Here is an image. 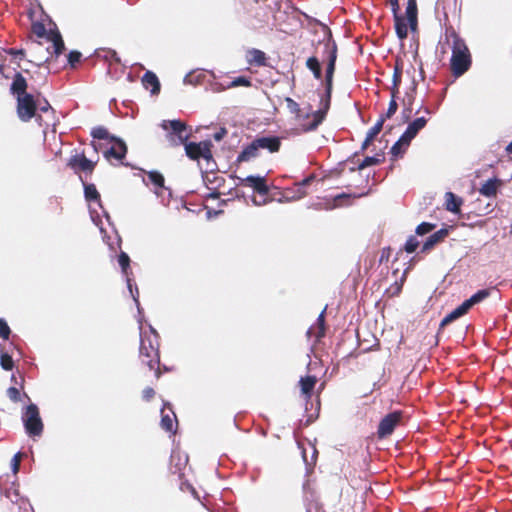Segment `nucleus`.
Masks as SVG:
<instances>
[{
	"label": "nucleus",
	"mask_w": 512,
	"mask_h": 512,
	"mask_svg": "<svg viewBox=\"0 0 512 512\" xmlns=\"http://www.w3.org/2000/svg\"><path fill=\"white\" fill-rule=\"evenodd\" d=\"M325 30V39L324 47L327 53V67H326V76H325V95L321 98L320 108L312 113L313 121L307 125L303 126L304 131H313L317 129V127L323 122L326 117V114L330 108L331 101V93H332V85H333V75L335 71V63L337 59V45L332 40L331 31L324 26Z\"/></svg>",
	"instance_id": "1"
},
{
	"label": "nucleus",
	"mask_w": 512,
	"mask_h": 512,
	"mask_svg": "<svg viewBox=\"0 0 512 512\" xmlns=\"http://www.w3.org/2000/svg\"><path fill=\"white\" fill-rule=\"evenodd\" d=\"M140 328V357L150 370L156 369V377H159L157 366L159 365V343L156 330L149 325V333L142 331L141 319L138 320Z\"/></svg>",
	"instance_id": "2"
},
{
	"label": "nucleus",
	"mask_w": 512,
	"mask_h": 512,
	"mask_svg": "<svg viewBox=\"0 0 512 512\" xmlns=\"http://www.w3.org/2000/svg\"><path fill=\"white\" fill-rule=\"evenodd\" d=\"M447 38L448 41H452L451 70L454 76L459 77L463 75L471 65L470 53L464 40L455 32L449 34Z\"/></svg>",
	"instance_id": "3"
},
{
	"label": "nucleus",
	"mask_w": 512,
	"mask_h": 512,
	"mask_svg": "<svg viewBox=\"0 0 512 512\" xmlns=\"http://www.w3.org/2000/svg\"><path fill=\"white\" fill-rule=\"evenodd\" d=\"M84 194H85V198L88 202H94V204L97 206V207H93L90 204V206H89L90 217H91V220L93 221V223L97 227H99L100 232L102 234H105V230L103 227V221H102L101 214H100L99 210L101 211V213L103 214V216L105 217L106 221L109 224H110V216L101 205L100 195H99L95 185L86 184L84 186Z\"/></svg>",
	"instance_id": "4"
},
{
	"label": "nucleus",
	"mask_w": 512,
	"mask_h": 512,
	"mask_svg": "<svg viewBox=\"0 0 512 512\" xmlns=\"http://www.w3.org/2000/svg\"><path fill=\"white\" fill-rule=\"evenodd\" d=\"M406 16H394L396 34L399 39H405L408 35V26L414 31L417 27V4L416 0H408L406 7Z\"/></svg>",
	"instance_id": "5"
},
{
	"label": "nucleus",
	"mask_w": 512,
	"mask_h": 512,
	"mask_svg": "<svg viewBox=\"0 0 512 512\" xmlns=\"http://www.w3.org/2000/svg\"><path fill=\"white\" fill-rule=\"evenodd\" d=\"M22 422L30 437H40L43 433V422L37 405H28L22 413Z\"/></svg>",
	"instance_id": "6"
},
{
	"label": "nucleus",
	"mask_w": 512,
	"mask_h": 512,
	"mask_svg": "<svg viewBox=\"0 0 512 512\" xmlns=\"http://www.w3.org/2000/svg\"><path fill=\"white\" fill-rule=\"evenodd\" d=\"M143 183L152 187L151 190L160 198L163 204H168L171 198V191L164 185V176L158 171H149L146 176L142 178Z\"/></svg>",
	"instance_id": "7"
},
{
	"label": "nucleus",
	"mask_w": 512,
	"mask_h": 512,
	"mask_svg": "<svg viewBox=\"0 0 512 512\" xmlns=\"http://www.w3.org/2000/svg\"><path fill=\"white\" fill-rule=\"evenodd\" d=\"M37 103L31 94H25L17 97V114L21 121L28 122L33 117L40 126L43 125V118L41 115L36 114Z\"/></svg>",
	"instance_id": "8"
},
{
	"label": "nucleus",
	"mask_w": 512,
	"mask_h": 512,
	"mask_svg": "<svg viewBox=\"0 0 512 512\" xmlns=\"http://www.w3.org/2000/svg\"><path fill=\"white\" fill-rule=\"evenodd\" d=\"M161 127L167 131V139L174 146L185 144L190 136L185 123L180 120H164Z\"/></svg>",
	"instance_id": "9"
},
{
	"label": "nucleus",
	"mask_w": 512,
	"mask_h": 512,
	"mask_svg": "<svg viewBox=\"0 0 512 512\" xmlns=\"http://www.w3.org/2000/svg\"><path fill=\"white\" fill-rule=\"evenodd\" d=\"M211 146L210 141L185 143L186 155L193 160L203 158L209 161L212 158Z\"/></svg>",
	"instance_id": "10"
},
{
	"label": "nucleus",
	"mask_w": 512,
	"mask_h": 512,
	"mask_svg": "<svg viewBox=\"0 0 512 512\" xmlns=\"http://www.w3.org/2000/svg\"><path fill=\"white\" fill-rule=\"evenodd\" d=\"M118 262H119V265L121 266L122 273L126 278L128 290H129L134 302L136 303L138 312L141 313L140 303H139V299H138L139 291H138L137 286H135L133 288L132 279L129 276L128 270H129L130 258L125 252H121V254L118 257Z\"/></svg>",
	"instance_id": "11"
},
{
	"label": "nucleus",
	"mask_w": 512,
	"mask_h": 512,
	"mask_svg": "<svg viewBox=\"0 0 512 512\" xmlns=\"http://www.w3.org/2000/svg\"><path fill=\"white\" fill-rule=\"evenodd\" d=\"M112 141V146L103 152L104 157L108 161L114 159L120 163L124 159L127 152L126 144L122 140L116 138H112Z\"/></svg>",
	"instance_id": "12"
},
{
	"label": "nucleus",
	"mask_w": 512,
	"mask_h": 512,
	"mask_svg": "<svg viewBox=\"0 0 512 512\" xmlns=\"http://www.w3.org/2000/svg\"><path fill=\"white\" fill-rule=\"evenodd\" d=\"M400 414L397 412H393L385 416L381 422L379 423L378 427V435L380 438H384L388 435H390L397 423L399 422Z\"/></svg>",
	"instance_id": "13"
},
{
	"label": "nucleus",
	"mask_w": 512,
	"mask_h": 512,
	"mask_svg": "<svg viewBox=\"0 0 512 512\" xmlns=\"http://www.w3.org/2000/svg\"><path fill=\"white\" fill-rule=\"evenodd\" d=\"M427 119L425 117H419L413 120L407 126L406 130L402 134V140L411 142L412 139L418 134V132L426 126Z\"/></svg>",
	"instance_id": "14"
},
{
	"label": "nucleus",
	"mask_w": 512,
	"mask_h": 512,
	"mask_svg": "<svg viewBox=\"0 0 512 512\" xmlns=\"http://www.w3.org/2000/svg\"><path fill=\"white\" fill-rule=\"evenodd\" d=\"M501 185L502 181L496 177L488 179L479 188V193L488 198L495 197Z\"/></svg>",
	"instance_id": "15"
},
{
	"label": "nucleus",
	"mask_w": 512,
	"mask_h": 512,
	"mask_svg": "<svg viewBox=\"0 0 512 512\" xmlns=\"http://www.w3.org/2000/svg\"><path fill=\"white\" fill-rule=\"evenodd\" d=\"M243 182L252 187L257 193L261 195H265L268 193V187L265 183V178L262 176H254L250 175L247 176Z\"/></svg>",
	"instance_id": "16"
},
{
	"label": "nucleus",
	"mask_w": 512,
	"mask_h": 512,
	"mask_svg": "<svg viewBox=\"0 0 512 512\" xmlns=\"http://www.w3.org/2000/svg\"><path fill=\"white\" fill-rule=\"evenodd\" d=\"M471 307L465 300L461 305H459L457 308L452 310L449 314H447L441 321L440 327H444L448 325L449 323L453 322L454 320L458 319L459 317L465 315Z\"/></svg>",
	"instance_id": "17"
},
{
	"label": "nucleus",
	"mask_w": 512,
	"mask_h": 512,
	"mask_svg": "<svg viewBox=\"0 0 512 512\" xmlns=\"http://www.w3.org/2000/svg\"><path fill=\"white\" fill-rule=\"evenodd\" d=\"M142 84L146 89H150L152 95L160 92V82L155 73L147 71L142 77Z\"/></svg>",
	"instance_id": "18"
},
{
	"label": "nucleus",
	"mask_w": 512,
	"mask_h": 512,
	"mask_svg": "<svg viewBox=\"0 0 512 512\" xmlns=\"http://www.w3.org/2000/svg\"><path fill=\"white\" fill-rule=\"evenodd\" d=\"M258 149H267L276 152L280 147V140L277 137H260L254 140Z\"/></svg>",
	"instance_id": "19"
},
{
	"label": "nucleus",
	"mask_w": 512,
	"mask_h": 512,
	"mask_svg": "<svg viewBox=\"0 0 512 512\" xmlns=\"http://www.w3.org/2000/svg\"><path fill=\"white\" fill-rule=\"evenodd\" d=\"M69 165L72 168H79L82 171H92L94 162L87 159L83 154H77L70 159Z\"/></svg>",
	"instance_id": "20"
},
{
	"label": "nucleus",
	"mask_w": 512,
	"mask_h": 512,
	"mask_svg": "<svg viewBox=\"0 0 512 512\" xmlns=\"http://www.w3.org/2000/svg\"><path fill=\"white\" fill-rule=\"evenodd\" d=\"M26 89H27L26 79L20 73H17L13 79L12 84H11V92L13 94H16L17 97H20L22 95L28 94L26 92Z\"/></svg>",
	"instance_id": "21"
},
{
	"label": "nucleus",
	"mask_w": 512,
	"mask_h": 512,
	"mask_svg": "<svg viewBox=\"0 0 512 512\" xmlns=\"http://www.w3.org/2000/svg\"><path fill=\"white\" fill-rule=\"evenodd\" d=\"M47 39L52 42L53 52L56 56L64 51L65 46L59 31H50L47 34Z\"/></svg>",
	"instance_id": "22"
},
{
	"label": "nucleus",
	"mask_w": 512,
	"mask_h": 512,
	"mask_svg": "<svg viewBox=\"0 0 512 512\" xmlns=\"http://www.w3.org/2000/svg\"><path fill=\"white\" fill-rule=\"evenodd\" d=\"M258 147L255 141L246 146L237 157L238 162H246L258 156Z\"/></svg>",
	"instance_id": "23"
},
{
	"label": "nucleus",
	"mask_w": 512,
	"mask_h": 512,
	"mask_svg": "<svg viewBox=\"0 0 512 512\" xmlns=\"http://www.w3.org/2000/svg\"><path fill=\"white\" fill-rule=\"evenodd\" d=\"M324 313H325V310H323L318 318H317V323L315 326H312L309 328V330L307 331V334L308 336H312L314 335L316 337L317 340H319L320 338H322L324 336V333H325V327H324V323H325V320H324Z\"/></svg>",
	"instance_id": "24"
},
{
	"label": "nucleus",
	"mask_w": 512,
	"mask_h": 512,
	"mask_svg": "<svg viewBox=\"0 0 512 512\" xmlns=\"http://www.w3.org/2000/svg\"><path fill=\"white\" fill-rule=\"evenodd\" d=\"M447 234V229H440L433 233L432 235H430L423 244V251L431 249L434 245L443 240L447 236Z\"/></svg>",
	"instance_id": "25"
},
{
	"label": "nucleus",
	"mask_w": 512,
	"mask_h": 512,
	"mask_svg": "<svg viewBox=\"0 0 512 512\" xmlns=\"http://www.w3.org/2000/svg\"><path fill=\"white\" fill-rule=\"evenodd\" d=\"M266 61V55L259 49H250L247 52V62L249 64H256L257 66H264Z\"/></svg>",
	"instance_id": "26"
},
{
	"label": "nucleus",
	"mask_w": 512,
	"mask_h": 512,
	"mask_svg": "<svg viewBox=\"0 0 512 512\" xmlns=\"http://www.w3.org/2000/svg\"><path fill=\"white\" fill-rule=\"evenodd\" d=\"M461 204L462 199L455 196L452 192L445 194V206L448 211L453 213L459 212Z\"/></svg>",
	"instance_id": "27"
},
{
	"label": "nucleus",
	"mask_w": 512,
	"mask_h": 512,
	"mask_svg": "<svg viewBox=\"0 0 512 512\" xmlns=\"http://www.w3.org/2000/svg\"><path fill=\"white\" fill-rule=\"evenodd\" d=\"M349 195L343 193L335 196L333 201H325V202H319L317 204H314V208L317 210L325 209V210H332L340 205L339 201L344 198H348Z\"/></svg>",
	"instance_id": "28"
},
{
	"label": "nucleus",
	"mask_w": 512,
	"mask_h": 512,
	"mask_svg": "<svg viewBox=\"0 0 512 512\" xmlns=\"http://www.w3.org/2000/svg\"><path fill=\"white\" fill-rule=\"evenodd\" d=\"M316 382H317V379L315 376H306L304 378H301L300 386H301L302 393L309 397Z\"/></svg>",
	"instance_id": "29"
},
{
	"label": "nucleus",
	"mask_w": 512,
	"mask_h": 512,
	"mask_svg": "<svg viewBox=\"0 0 512 512\" xmlns=\"http://www.w3.org/2000/svg\"><path fill=\"white\" fill-rule=\"evenodd\" d=\"M307 68L313 73V76L320 80L322 78V72L319 60L315 57H309L306 61Z\"/></svg>",
	"instance_id": "30"
},
{
	"label": "nucleus",
	"mask_w": 512,
	"mask_h": 512,
	"mask_svg": "<svg viewBox=\"0 0 512 512\" xmlns=\"http://www.w3.org/2000/svg\"><path fill=\"white\" fill-rule=\"evenodd\" d=\"M6 497L12 502L20 505V508H24L26 510V507L29 506V503L22 499L19 495V492L17 489H9L6 491Z\"/></svg>",
	"instance_id": "31"
},
{
	"label": "nucleus",
	"mask_w": 512,
	"mask_h": 512,
	"mask_svg": "<svg viewBox=\"0 0 512 512\" xmlns=\"http://www.w3.org/2000/svg\"><path fill=\"white\" fill-rule=\"evenodd\" d=\"M174 421H176V415L172 412V415L164 414L162 412L161 427L167 432H175Z\"/></svg>",
	"instance_id": "32"
},
{
	"label": "nucleus",
	"mask_w": 512,
	"mask_h": 512,
	"mask_svg": "<svg viewBox=\"0 0 512 512\" xmlns=\"http://www.w3.org/2000/svg\"><path fill=\"white\" fill-rule=\"evenodd\" d=\"M490 295L489 289H482L477 291L475 294H473L469 299H467V303L470 307H472L475 304H478L488 298Z\"/></svg>",
	"instance_id": "33"
},
{
	"label": "nucleus",
	"mask_w": 512,
	"mask_h": 512,
	"mask_svg": "<svg viewBox=\"0 0 512 512\" xmlns=\"http://www.w3.org/2000/svg\"><path fill=\"white\" fill-rule=\"evenodd\" d=\"M409 144H410V142L402 140V136H401L399 138V140L396 143H394V145L391 147L392 156H394V157L401 156L404 153V151L407 149Z\"/></svg>",
	"instance_id": "34"
},
{
	"label": "nucleus",
	"mask_w": 512,
	"mask_h": 512,
	"mask_svg": "<svg viewBox=\"0 0 512 512\" xmlns=\"http://www.w3.org/2000/svg\"><path fill=\"white\" fill-rule=\"evenodd\" d=\"M384 122H385V117L381 116L379 118V120L374 124V126L368 130V132L366 134V137H368V141H373L374 138L380 133Z\"/></svg>",
	"instance_id": "35"
},
{
	"label": "nucleus",
	"mask_w": 512,
	"mask_h": 512,
	"mask_svg": "<svg viewBox=\"0 0 512 512\" xmlns=\"http://www.w3.org/2000/svg\"><path fill=\"white\" fill-rule=\"evenodd\" d=\"M239 86L249 87L251 86V80L245 76H239L224 86V89H230Z\"/></svg>",
	"instance_id": "36"
},
{
	"label": "nucleus",
	"mask_w": 512,
	"mask_h": 512,
	"mask_svg": "<svg viewBox=\"0 0 512 512\" xmlns=\"http://www.w3.org/2000/svg\"><path fill=\"white\" fill-rule=\"evenodd\" d=\"M381 154H377L375 156H367L364 160L359 164L358 169L362 170L366 167L377 165L381 162Z\"/></svg>",
	"instance_id": "37"
},
{
	"label": "nucleus",
	"mask_w": 512,
	"mask_h": 512,
	"mask_svg": "<svg viewBox=\"0 0 512 512\" xmlns=\"http://www.w3.org/2000/svg\"><path fill=\"white\" fill-rule=\"evenodd\" d=\"M0 364L4 370L8 371V370H12L14 362L10 355H8L7 353H3L0 356Z\"/></svg>",
	"instance_id": "38"
},
{
	"label": "nucleus",
	"mask_w": 512,
	"mask_h": 512,
	"mask_svg": "<svg viewBox=\"0 0 512 512\" xmlns=\"http://www.w3.org/2000/svg\"><path fill=\"white\" fill-rule=\"evenodd\" d=\"M435 228L434 224L428 223V222H422L419 224L416 228V233L418 235H425L429 232H431Z\"/></svg>",
	"instance_id": "39"
},
{
	"label": "nucleus",
	"mask_w": 512,
	"mask_h": 512,
	"mask_svg": "<svg viewBox=\"0 0 512 512\" xmlns=\"http://www.w3.org/2000/svg\"><path fill=\"white\" fill-rule=\"evenodd\" d=\"M92 136L96 139L104 140L108 139L109 133L105 128L97 127L92 130Z\"/></svg>",
	"instance_id": "40"
},
{
	"label": "nucleus",
	"mask_w": 512,
	"mask_h": 512,
	"mask_svg": "<svg viewBox=\"0 0 512 512\" xmlns=\"http://www.w3.org/2000/svg\"><path fill=\"white\" fill-rule=\"evenodd\" d=\"M418 245L419 243L417 239L411 236L405 243V250L407 253H413L417 249Z\"/></svg>",
	"instance_id": "41"
},
{
	"label": "nucleus",
	"mask_w": 512,
	"mask_h": 512,
	"mask_svg": "<svg viewBox=\"0 0 512 512\" xmlns=\"http://www.w3.org/2000/svg\"><path fill=\"white\" fill-rule=\"evenodd\" d=\"M10 332L7 322L0 318V337L6 340L9 338Z\"/></svg>",
	"instance_id": "42"
},
{
	"label": "nucleus",
	"mask_w": 512,
	"mask_h": 512,
	"mask_svg": "<svg viewBox=\"0 0 512 512\" xmlns=\"http://www.w3.org/2000/svg\"><path fill=\"white\" fill-rule=\"evenodd\" d=\"M395 95L394 93L392 94V99L389 103V106H388V109H387V112L385 114V119L386 118H390L392 115L395 114V112L397 111V108H398V105H397V102L396 100L394 99Z\"/></svg>",
	"instance_id": "43"
},
{
	"label": "nucleus",
	"mask_w": 512,
	"mask_h": 512,
	"mask_svg": "<svg viewBox=\"0 0 512 512\" xmlns=\"http://www.w3.org/2000/svg\"><path fill=\"white\" fill-rule=\"evenodd\" d=\"M311 181V177H308L306 179H304L302 182L298 183L297 186H298V196L295 197L296 199H300L302 197H304L306 195V192L304 190V187L306 185H308Z\"/></svg>",
	"instance_id": "44"
},
{
	"label": "nucleus",
	"mask_w": 512,
	"mask_h": 512,
	"mask_svg": "<svg viewBox=\"0 0 512 512\" xmlns=\"http://www.w3.org/2000/svg\"><path fill=\"white\" fill-rule=\"evenodd\" d=\"M21 453H16L11 460V468L14 474H17L20 467Z\"/></svg>",
	"instance_id": "45"
},
{
	"label": "nucleus",
	"mask_w": 512,
	"mask_h": 512,
	"mask_svg": "<svg viewBox=\"0 0 512 512\" xmlns=\"http://www.w3.org/2000/svg\"><path fill=\"white\" fill-rule=\"evenodd\" d=\"M37 109L40 111V112H43L45 114H53V109L52 107L50 106V104L44 100L43 103H38L37 104Z\"/></svg>",
	"instance_id": "46"
},
{
	"label": "nucleus",
	"mask_w": 512,
	"mask_h": 512,
	"mask_svg": "<svg viewBox=\"0 0 512 512\" xmlns=\"http://www.w3.org/2000/svg\"><path fill=\"white\" fill-rule=\"evenodd\" d=\"M7 394H8V397L13 401V402H18L20 400V392L17 388L15 387H10L8 388L7 390Z\"/></svg>",
	"instance_id": "47"
},
{
	"label": "nucleus",
	"mask_w": 512,
	"mask_h": 512,
	"mask_svg": "<svg viewBox=\"0 0 512 512\" xmlns=\"http://www.w3.org/2000/svg\"><path fill=\"white\" fill-rule=\"evenodd\" d=\"M80 58H81V53L78 51H71L68 54V62L70 63L71 66H74L77 62H79Z\"/></svg>",
	"instance_id": "48"
},
{
	"label": "nucleus",
	"mask_w": 512,
	"mask_h": 512,
	"mask_svg": "<svg viewBox=\"0 0 512 512\" xmlns=\"http://www.w3.org/2000/svg\"><path fill=\"white\" fill-rule=\"evenodd\" d=\"M286 103H287V107L288 109L292 112V113H299L300 112V107H299V104L297 102H295L293 99L291 98H286Z\"/></svg>",
	"instance_id": "49"
},
{
	"label": "nucleus",
	"mask_w": 512,
	"mask_h": 512,
	"mask_svg": "<svg viewBox=\"0 0 512 512\" xmlns=\"http://www.w3.org/2000/svg\"><path fill=\"white\" fill-rule=\"evenodd\" d=\"M33 31L39 37H44L46 35V29L41 23L34 24Z\"/></svg>",
	"instance_id": "50"
},
{
	"label": "nucleus",
	"mask_w": 512,
	"mask_h": 512,
	"mask_svg": "<svg viewBox=\"0 0 512 512\" xmlns=\"http://www.w3.org/2000/svg\"><path fill=\"white\" fill-rule=\"evenodd\" d=\"M226 134H227V130L225 128H221L219 131H217L213 135V138L215 141H221L225 137Z\"/></svg>",
	"instance_id": "51"
},
{
	"label": "nucleus",
	"mask_w": 512,
	"mask_h": 512,
	"mask_svg": "<svg viewBox=\"0 0 512 512\" xmlns=\"http://www.w3.org/2000/svg\"><path fill=\"white\" fill-rule=\"evenodd\" d=\"M400 81H401V72L398 70V68H395V71L393 74L394 87H397L400 84Z\"/></svg>",
	"instance_id": "52"
},
{
	"label": "nucleus",
	"mask_w": 512,
	"mask_h": 512,
	"mask_svg": "<svg viewBox=\"0 0 512 512\" xmlns=\"http://www.w3.org/2000/svg\"><path fill=\"white\" fill-rule=\"evenodd\" d=\"M154 394V390L150 387H147L143 390V398L145 400H150L154 396Z\"/></svg>",
	"instance_id": "53"
},
{
	"label": "nucleus",
	"mask_w": 512,
	"mask_h": 512,
	"mask_svg": "<svg viewBox=\"0 0 512 512\" xmlns=\"http://www.w3.org/2000/svg\"><path fill=\"white\" fill-rule=\"evenodd\" d=\"M390 6H391V10L393 12V16L399 15V13H398V11H399L398 0H390Z\"/></svg>",
	"instance_id": "54"
},
{
	"label": "nucleus",
	"mask_w": 512,
	"mask_h": 512,
	"mask_svg": "<svg viewBox=\"0 0 512 512\" xmlns=\"http://www.w3.org/2000/svg\"><path fill=\"white\" fill-rule=\"evenodd\" d=\"M9 53L12 55H15V56H18V55L23 56L24 55L23 50L11 49Z\"/></svg>",
	"instance_id": "55"
},
{
	"label": "nucleus",
	"mask_w": 512,
	"mask_h": 512,
	"mask_svg": "<svg viewBox=\"0 0 512 512\" xmlns=\"http://www.w3.org/2000/svg\"><path fill=\"white\" fill-rule=\"evenodd\" d=\"M371 142H372V141H368V137H365V140H364V141H363V143H362L361 149H362V150L367 149Z\"/></svg>",
	"instance_id": "56"
},
{
	"label": "nucleus",
	"mask_w": 512,
	"mask_h": 512,
	"mask_svg": "<svg viewBox=\"0 0 512 512\" xmlns=\"http://www.w3.org/2000/svg\"><path fill=\"white\" fill-rule=\"evenodd\" d=\"M184 83H186V84H187V83H188V84L193 83V80H192V74H191V73L187 74V75L184 77Z\"/></svg>",
	"instance_id": "57"
},
{
	"label": "nucleus",
	"mask_w": 512,
	"mask_h": 512,
	"mask_svg": "<svg viewBox=\"0 0 512 512\" xmlns=\"http://www.w3.org/2000/svg\"><path fill=\"white\" fill-rule=\"evenodd\" d=\"M109 54H110L109 58L114 59V60H115V61H117V62L119 61V59L117 58V54H116V52H115V51H111V52H109ZM106 57L108 58V56H106Z\"/></svg>",
	"instance_id": "58"
},
{
	"label": "nucleus",
	"mask_w": 512,
	"mask_h": 512,
	"mask_svg": "<svg viewBox=\"0 0 512 512\" xmlns=\"http://www.w3.org/2000/svg\"><path fill=\"white\" fill-rule=\"evenodd\" d=\"M506 151L508 154H512V141L507 145Z\"/></svg>",
	"instance_id": "59"
},
{
	"label": "nucleus",
	"mask_w": 512,
	"mask_h": 512,
	"mask_svg": "<svg viewBox=\"0 0 512 512\" xmlns=\"http://www.w3.org/2000/svg\"><path fill=\"white\" fill-rule=\"evenodd\" d=\"M425 113L429 114L430 110L428 108L425 109Z\"/></svg>",
	"instance_id": "60"
}]
</instances>
